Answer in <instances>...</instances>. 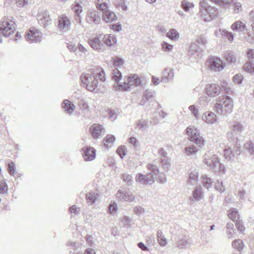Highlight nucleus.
<instances>
[{
	"mask_svg": "<svg viewBox=\"0 0 254 254\" xmlns=\"http://www.w3.org/2000/svg\"><path fill=\"white\" fill-rule=\"evenodd\" d=\"M90 73H83L80 76V79L83 86L90 91L97 92L99 89L98 88V79L101 81H105V73L104 70L100 67H96L90 70Z\"/></svg>",
	"mask_w": 254,
	"mask_h": 254,
	"instance_id": "f257e3e1",
	"label": "nucleus"
},
{
	"mask_svg": "<svg viewBox=\"0 0 254 254\" xmlns=\"http://www.w3.org/2000/svg\"><path fill=\"white\" fill-rule=\"evenodd\" d=\"M232 99L228 96H219L214 106L215 111L220 115L227 116L233 110Z\"/></svg>",
	"mask_w": 254,
	"mask_h": 254,
	"instance_id": "f03ea898",
	"label": "nucleus"
},
{
	"mask_svg": "<svg viewBox=\"0 0 254 254\" xmlns=\"http://www.w3.org/2000/svg\"><path fill=\"white\" fill-rule=\"evenodd\" d=\"M0 29L2 35L5 37H8L15 31V22L8 18H3L0 23Z\"/></svg>",
	"mask_w": 254,
	"mask_h": 254,
	"instance_id": "7ed1b4c3",
	"label": "nucleus"
},
{
	"mask_svg": "<svg viewBox=\"0 0 254 254\" xmlns=\"http://www.w3.org/2000/svg\"><path fill=\"white\" fill-rule=\"evenodd\" d=\"M186 133L190 140L195 142L199 147L204 145V140L200 136L199 130L194 126H189L186 129Z\"/></svg>",
	"mask_w": 254,
	"mask_h": 254,
	"instance_id": "20e7f679",
	"label": "nucleus"
},
{
	"mask_svg": "<svg viewBox=\"0 0 254 254\" xmlns=\"http://www.w3.org/2000/svg\"><path fill=\"white\" fill-rule=\"evenodd\" d=\"M217 14L218 11L216 8L211 6L204 11H203V10H200L199 11L200 16L205 22L211 21L217 16Z\"/></svg>",
	"mask_w": 254,
	"mask_h": 254,
	"instance_id": "39448f33",
	"label": "nucleus"
},
{
	"mask_svg": "<svg viewBox=\"0 0 254 254\" xmlns=\"http://www.w3.org/2000/svg\"><path fill=\"white\" fill-rule=\"evenodd\" d=\"M135 181L140 185H152L155 182V178L151 173L146 175L138 173L136 175Z\"/></svg>",
	"mask_w": 254,
	"mask_h": 254,
	"instance_id": "423d86ee",
	"label": "nucleus"
},
{
	"mask_svg": "<svg viewBox=\"0 0 254 254\" xmlns=\"http://www.w3.org/2000/svg\"><path fill=\"white\" fill-rule=\"evenodd\" d=\"M25 39L29 43H37L40 42L42 39L41 33L34 29H29L25 33Z\"/></svg>",
	"mask_w": 254,
	"mask_h": 254,
	"instance_id": "0eeeda50",
	"label": "nucleus"
},
{
	"mask_svg": "<svg viewBox=\"0 0 254 254\" xmlns=\"http://www.w3.org/2000/svg\"><path fill=\"white\" fill-rule=\"evenodd\" d=\"M37 19L41 25L46 27L51 23L49 12L47 10L42 9L39 11L37 14Z\"/></svg>",
	"mask_w": 254,
	"mask_h": 254,
	"instance_id": "6e6552de",
	"label": "nucleus"
},
{
	"mask_svg": "<svg viewBox=\"0 0 254 254\" xmlns=\"http://www.w3.org/2000/svg\"><path fill=\"white\" fill-rule=\"evenodd\" d=\"M136 74H130L127 77V81L123 84L120 83L118 86V90L122 91L130 90L132 87L134 86V82Z\"/></svg>",
	"mask_w": 254,
	"mask_h": 254,
	"instance_id": "1a4fd4ad",
	"label": "nucleus"
},
{
	"mask_svg": "<svg viewBox=\"0 0 254 254\" xmlns=\"http://www.w3.org/2000/svg\"><path fill=\"white\" fill-rule=\"evenodd\" d=\"M234 148L232 149L230 147H228V148H225L224 150V157L225 159H227L229 161H233L235 158V157L237 155H239L240 154V145L238 144H236V147L234 146Z\"/></svg>",
	"mask_w": 254,
	"mask_h": 254,
	"instance_id": "9d476101",
	"label": "nucleus"
},
{
	"mask_svg": "<svg viewBox=\"0 0 254 254\" xmlns=\"http://www.w3.org/2000/svg\"><path fill=\"white\" fill-rule=\"evenodd\" d=\"M116 197L121 201L135 202V196L131 193L126 191L119 190L116 193Z\"/></svg>",
	"mask_w": 254,
	"mask_h": 254,
	"instance_id": "9b49d317",
	"label": "nucleus"
},
{
	"mask_svg": "<svg viewBox=\"0 0 254 254\" xmlns=\"http://www.w3.org/2000/svg\"><path fill=\"white\" fill-rule=\"evenodd\" d=\"M100 15V12L98 10L90 9L87 13L86 20L89 23L94 22L96 24H99L101 19Z\"/></svg>",
	"mask_w": 254,
	"mask_h": 254,
	"instance_id": "f8f14e48",
	"label": "nucleus"
},
{
	"mask_svg": "<svg viewBox=\"0 0 254 254\" xmlns=\"http://www.w3.org/2000/svg\"><path fill=\"white\" fill-rule=\"evenodd\" d=\"M205 93L209 97H215L220 93L221 87L214 83L208 84L205 87Z\"/></svg>",
	"mask_w": 254,
	"mask_h": 254,
	"instance_id": "ddd939ff",
	"label": "nucleus"
},
{
	"mask_svg": "<svg viewBox=\"0 0 254 254\" xmlns=\"http://www.w3.org/2000/svg\"><path fill=\"white\" fill-rule=\"evenodd\" d=\"M82 156L85 161H91L96 157V150L90 146H85L82 148Z\"/></svg>",
	"mask_w": 254,
	"mask_h": 254,
	"instance_id": "4468645a",
	"label": "nucleus"
},
{
	"mask_svg": "<svg viewBox=\"0 0 254 254\" xmlns=\"http://www.w3.org/2000/svg\"><path fill=\"white\" fill-rule=\"evenodd\" d=\"M91 136L94 139H97L105 133L104 128L99 124H94L92 125L89 129Z\"/></svg>",
	"mask_w": 254,
	"mask_h": 254,
	"instance_id": "2eb2a0df",
	"label": "nucleus"
},
{
	"mask_svg": "<svg viewBox=\"0 0 254 254\" xmlns=\"http://www.w3.org/2000/svg\"><path fill=\"white\" fill-rule=\"evenodd\" d=\"M204 163L210 169L216 170L218 165H219L220 161L217 155L214 154L211 157H207L205 154L204 155Z\"/></svg>",
	"mask_w": 254,
	"mask_h": 254,
	"instance_id": "dca6fc26",
	"label": "nucleus"
},
{
	"mask_svg": "<svg viewBox=\"0 0 254 254\" xmlns=\"http://www.w3.org/2000/svg\"><path fill=\"white\" fill-rule=\"evenodd\" d=\"M210 67L212 70H221L224 68L225 64L218 57H211L209 60Z\"/></svg>",
	"mask_w": 254,
	"mask_h": 254,
	"instance_id": "f3484780",
	"label": "nucleus"
},
{
	"mask_svg": "<svg viewBox=\"0 0 254 254\" xmlns=\"http://www.w3.org/2000/svg\"><path fill=\"white\" fill-rule=\"evenodd\" d=\"M88 43L94 50L99 52H104L106 50V46L100 41L99 38L89 39Z\"/></svg>",
	"mask_w": 254,
	"mask_h": 254,
	"instance_id": "a211bd4d",
	"label": "nucleus"
},
{
	"mask_svg": "<svg viewBox=\"0 0 254 254\" xmlns=\"http://www.w3.org/2000/svg\"><path fill=\"white\" fill-rule=\"evenodd\" d=\"M202 120L206 124L212 125L215 124L217 120L216 115L212 112H205L202 116Z\"/></svg>",
	"mask_w": 254,
	"mask_h": 254,
	"instance_id": "6ab92c4d",
	"label": "nucleus"
},
{
	"mask_svg": "<svg viewBox=\"0 0 254 254\" xmlns=\"http://www.w3.org/2000/svg\"><path fill=\"white\" fill-rule=\"evenodd\" d=\"M102 18L106 23H111L116 21L118 17L114 11L109 9L102 12Z\"/></svg>",
	"mask_w": 254,
	"mask_h": 254,
	"instance_id": "aec40b11",
	"label": "nucleus"
},
{
	"mask_svg": "<svg viewBox=\"0 0 254 254\" xmlns=\"http://www.w3.org/2000/svg\"><path fill=\"white\" fill-rule=\"evenodd\" d=\"M103 44L107 47H111L116 44L117 38L112 34H106L102 39Z\"/></svg>",
	"mask_w": 254,
	"mask_h": 254,
	"instance_id": "412c9836",
	"label": "nucleus"
},
{
	"mask_svg": "<svg viewBox=\"0 0 254 254\" xmlns=\"http://www.w3.org/2000/svg\"><path fill=\"white\" fill-rule=\"evenodd\" d=\"M204 194L202 191V189L200 186L196 187L192 193V198H190V200H194L196 201H199L201 199L203 198Z\"/></svg>",
	"mask_w": 254,
	"mask_h": 254,
	"instance_id": "4be33fe9",
	"label": "nucleus"
},
{
	"mask_svg": "<svg viewBox=\"0 0 254 254\" xmlns=\"http://www.w3.org/2000/svg\"><path fill=\"white\" fill-rule=\"evenodd\" d=\"M155 96V92L153 90H146L143 94L142 99L140 101L139 105L144 106L150 99Z\"/></svg>",
	"mask_w": 254,
	"mask_h": 254,
	"instance_id": "5701e85b",
	"label": "nucleus"
},
{
	"mask_svg": "<svg viewBox=\"0 0 254 254\" xmlns=\"http://www.w3.org/2000/svg\"><path fill=\"white\" fill-rule=\"evenodd\" d=\"M173 70L169 68H166L163 72L161 81L163 83H167L173 80L174 78Z\"/></svg>",
	"mask_w": 254,
	"mask_h": 254,
	"instance_id": "b1692460",
	"label": "nucleus"
},
{
	"mask_svg": "<svg viewBox=\"0 0 254 254\" xmlns=\"http://www.w3.org/2000/svg\"><path fill=\"white\" fill-rule=\"evenodd\" d=\"M70 21L66 16L60 17L59 22V27L62 30L67 31L70 28Z\"/></svg>",
	"mask_w": 254,
	"mask_h": 254,
	"instance_id": "393cba45",
	"label": "nucleus"
},
{
	"mask_svg": "<svg viewBox=\"0 0 254 254\" xmlns=\"http://www.w3.org/2000/svg\"><path fill=\"white\" fill-rule=\"evenodd\" d=\"M234 31L243 32L247 30L246 24L240 20L235 21L231 26Z\"/></svg>",
	"mask_w": 254,
	"mask_h": 254,
	"instance_id": "a878e982",
	"label": "nucleus"
},
{
	"mask_svg": "<svg viewBox=\"0 0 254 254\" xmlns=\"http://www.w3.org/2000/svg\"><path fill=\"white\" fill-rule=\"evenodd\" d=\"M62 107L65 112L69 115L73 113L75 108V105L68 100H64L63 101Z\"/></svg>",
	"mask_w": 254,
	"mask_h": 254,
	"instance_id": "bb28decb",
	"label": "nucleus"
},
{
	"mask_svg": "<svg viewBox=\"0 0 254 254\" xmlns=\"http://www.w3.org/2000/svg\"><path fill=\"white\" fill-rule=\"evenodd\" d=\"M95 3L97 8L102 12L109 10V0H97Z\"/></svg>",
	"mask_w": 254,
	"mask_h": 254,
	"instance_id": "cd10ccee",
	"label": "nucleus"
},
{
	"mask_svg": "<svg viewBox=\"0 0 254 254\" xmlns=\"http://www.w3.org/2000/svg\"><path fill=\"white\" fill-rule=\"evenodd\" d=\"M237 55L236 52L227 51L225 54V58L227 62L230 64H235L237 61Z\"/></svg>",
	"mask_w": 254,
	"mask_h": 254,
	"instance_id": "c85d7f7f",
	"label": "nucleus"
},
{
	"mask_svg": "<svg viewBox=\"0 0 254 254\" xmlns=\"http://www.w3.org/2000/svg\"><path fill=\"white\" fill-rule=\"evenodd\" d=\"M198 174L197 171L195 170L191 172L189 175V178L187 181L188 185L190 186L195 185L198 180Z\"/></svg>",
	"mask_w": 254,
	"mask_h": 254,
	"instance_id": "c756f323",
	"label": "nucleus"
},
{
	"mask_svg": "<svg viewBox=\"0 0 254 254\" xmlns=\"http://www.w3.org/2000/svg\"><path fill=\"white\" fill-rule=\"evenodd\" d=\"M231 129L235 133V135H238L244 130V127L240 123L234 122L232 124Z\"/></svg>",
	"mask_w": 254,
	"mask_h": 254,
	"instance_id": "7c9ffc66",
	"label": "nucleus"
},
{
	"mask_svg": "<svg viewBox=\"0 0 254 254\" xmlns=\"http://www.w3.org/2000/svg\"><path fill=\"white\" fill-rule=\"evenodd\" d=\"M160 166L163 169V173L168 172L171 167V159L170 158H161L159 160Z\"/></svg>",
	"mask_w": 254,
	"mask_h": 254,
	"instance_id": "2f4dec72",
	"label": "nucleus"
},
{
	"mask_svg": "<svg viewBox=\"0 0 254 254\" xmlns=\"http://www.w3.org/2000/svg\"><path fill=\"white\" fill-rule=\"evenodd\" d=\"M201 179L203 186L205 188L209 190L210 188H212L213 181L211 178L208 177L206 175H204L201 176Z\"/></svg>",
	"mask_w": 254,
	"mask_h": 254,
	"instance_id": "473e14b6",
	"label": "nucleus"
},
{
	"mask_svg": "<svg viewBox=\"0 0 254 254\" xmlns=\"http://www.w3.org/2000/svg\"><path fill=\"white\" fill-rule=\"evenodd\" d=\"M115 140V137L114 135L111 134L107 135L106 138L104 139L105 146L107 148L112 147Z\"/></svg>",
	"mask_w": 254,
	"mask_h": 254,
	"instance_id": "72a5a7b5",
	"label": "nucleus"
},
{
	"mask_svg": "<svg viewBox=\"0 0 254 254\" xmlns=\"http://www.w3.org/2000/svg\"><path fill=\"white\" fill-rule=\"evenodd\" d=\"M98 196V193L94 192H89L86 194V201L91 204L94 203Z\"/></svg>",
	"mask_w": 254,
	"mask_h": 254,
	"instance_id": "f704fd0d",
	"label": "nucleus"
},
{
	"mask_svg": "<svg viewBox=\"0 0 254 254\" xmlns=\"http://www.w3.org/2000/svg\"><path fill=\"white\" fill-rule=\"evenodd\" d=\"M228 216L229 218L233 221H237L240 215L237 209L232 208L229 211Z\"/></svg>",
	"mask_w": 254,
	"mask_h": 254,
	"instance_id": "c9c22d12",
	"label": "nucleus"
},
{
	"mask_svg": "<svg viewBox=\"0 0 254 254\" xmlns=\"http://www.w3.org/2000/svg\"><path fill=\"white\" fill-rule=\"evenodd\" d=\"M232 247L237 249L238 251H241L244 248L243 241L241 239H237L234 241L232 244Z\"/></svg>",
	"mask_w": 254,
	"mask_h": 254,
	"instance_id": "e433bc0d",
	"label": "nucleus"
},
{
	"mask_svg": "<svg viewBox=\"0 0 254 254\" xmlns=\"http://www.w3.org/2000/svg\"><path fill=\"white\" fill-rule=\"evenodd\" d=\"M166 36L172 40H176L179 37V33L175 29H171L166 34Z\"/></svg>",
	"mask_w": 254,
	"mask_h": 254,
	"instance_id": "4c0bfd02",
	"label": "nucleus"
},
{
	"mask_svg": "<svg viewBox=\"0 0 254 254\" xmlns=\"http://www.w3.org/2000/svg\"><path fill=\"white\" fill-rule=\"evenodd\" d=\"M198 150V148L193 145L185 148V153L188 156L196 154Z\"/></svg>",
	"mask_w": 254,
	"mask_h": 254,
	"instance_id": "58836bf2",
	"label": "nucleus"
},
{
	"mask_svg": "<svg viewBox=\"0 0 254 254\" xmlns=\"http://www.w3.org/2000/svg\"><path fill=\"white\" fill-rule=\"evenodd\" d=\"M194 7V4L192 2H190L189 1L184 0L182 1L181 3V7L186 11H189L190 8H192Z\"/></svg>",
	"mask_w": 254,
	"mask_h": 254,
	"instance_id": "ea45409f",
	"label": "nucleus"
},
{
	"mask_svg": "<svg viewBox=\"0 0 254 254\" xmlns=\"http://www.w3.org/2000/svg\"><path fill=\"white\" fill-rule=\"evenodd\" d=\"M147 168L152 173L153 176H157L160 172L158 167L153 163L148 164Z\"/></svg>",
	"mask_w": 254,
	"mask_h": 254,
	"instance_id": "a19ab883",
	"label": "nucleus"
},
{
	"mask_svg": "<svg viewBox=\"0 0 254 254\" xmlns=\"http://www.w3.org/2000/svg\"><path fill=\"white\" fill-rule=\"evenodd\" d=\"M136 127L140 129H143L149 127L148 121L147 120L141 119L136 122Z\"/></svg>",
	"mask_w": 254,
	"mask_h": 254,
	"instance_id": "79ce46f5",
	"label": "nucleus"
},
{
	"mask_svg": "<svg viewBox=\"0 0 254 254\" xmlns=\"http://www.w3.org/2000/svg\"><path fill=\"white\" fill-rule=\"evenodd\" d=\"M122 75L121 72L116 68L112 71V79L115 82H119L122 78Z\"/></svg>",
	"mask_w": 254,
	"mask_h": 254,
	"instance_id": "37998d69",
	"label": "nucleus"
},
{
	"mask_svg": "<svg viewBox=\"0 0 254 254\" xmlns=\"http://www.w3.org/2000/svg\"><path fill=\"white\" fill-rule=\"evenodd\" d=\"M220 34L226 37L230 41H232L234 39V35L232 33L228 32L225 29H220L219 30Z\"/></svg>",
	"mask_w": 254,
	"mask_h": 254,
	"instance_id": "c03bdc74",
	"label": "nucleus"
},
{
	"mask_svg": "<svg viewBox=\"0 0 254 254\" xmlns=\"http://www.w3.org/2000/svg\"><path fill=\"white\" fill-rule=\"evenodd\" d=\"M215 3H218L223 7L229 6L233 0H210Z\"/></svg>",
	"mask_w": 254,
	"mask_h": 254,
	"instance_id": "a18cd8bd",
	"label": "nucleus"
},
{
	"mask_svg": "<svg viewBox=\"0 0 254 254\" xmlns=\"http://www.w3.org/2000/svg\"><path fill=\"white\" fill-rule=\"evenodd\" d=\"M244 69L245 71L248 73H254V66L251 61L248 62L245 64Z\"/></svg>",
	"mask_w": 254,
	"mask_h": 254,
	"instance_id": "49530a36",
	"label": "nucleus"
},
{
	"mask_svg": "<svg viewBox=\"0 0 254 254\" xmlns=\"http://www.w3.org/2000/svg\"><path fill=\"white\" fill-rule=\"evenodd\" d=\"M200 49L201 48L199 47V45H198L196 42H194L191 44L189 52L190 54L193 55Z\"/></svg>",
	"mask_w": 254,
	"mask_h": 254,
	"instance_id": "de8ad7c7",
	"label": "nucleus"
},
{
	"mask_svg": "<svg viewBox=\"0 0 254 254\" xmlns=\"http://www.w3.org/2000/svg\"><path fill=\"white\" fill-rule=\"evenodd\" d=\"M133 211L136 215L140 216L145 212V210L141 206L137 205L133 208Z\"/></svg>",
	"mask_w": 254,
	"mask_h": 254,
	"instance_id": "09e8293b",
	"label": "nucleus"
},
{
	"mask_svg": "<svg viewBox=\"0 0 254 254\" xmlns=\"http://www.w3.org/2000/svg\"><path fill=\"white\" fill-rule=\"evenodd\" d=\"M162 49L163 51L166 52H170L172 51L173 46L168 43L163 41L161 43Z\"/></svg>",
	"mask_w": 254,
	"mask_h": 254,
	"instance_id": "8fccbe9b",
	"label": "nucleus"
},
{
	"mask_svg": "<svg viewBox=\"0 0 254 254\" xmlns=\"http://www.w3.org/2000/svg\"><path fill=\"white\" fill-rule=\"evenodd\" d=\"M244 148L251 154H254V144L251 141L246 142L244 145Z\"/></svg>",
	"mask_w": 254,
	"mask_h": 254,
	"instance_id": "3c124183",
	"label": "nucleus"
},
{
	"mask_svg": "<svg viewBox=\"0 0 254 254\" xmlns=\"http://www.w3.org/2000/svg\"><path fill=\"white\" fill-rule=\"evenodd\" d=\"M8 171L9 174L11 176H13L16 171V167L15 163L13 162L9 163L8 164Z\"/></svg>",
	"mask_w": 254,
	"mask_h": 254,
	"instance_id": "603ef678",
	"label": "nucleus"
},
{
	"mask_svg": "<svg viewBox=\"0 0 254 254\" xmlns=\"http://www.w3.org/2000/svg\"><path fill=\"white\" fill-rule=\"evenodd\" d=\"M72 9L75 12V14H80L82 11V6L77 2H75L72 5Z\"/></svg>",
	"mask_w": 254,
	"mask_h": 254,
	"instance_id": "864d4df0",
	"label": "nucleus"
},
{
	"mask_svg": "<svg viewBox=\"0 0 254 254\" xmlns=\"http://www.w3.org/2000/svg\"><path fill=\"white\" fill-rule=\"evenodd\" d=\"M236 226L240 232H244L245 231V227L243 222L241 220L236 221Z\"/></svg>",
	"mask_w": 254,
	"mask_h": 254,
	"instance_id": "5fc2aeb1",
	"label": "nucleus"
},
{
	"mask_svg": "<svg viewBox=\"0 0 254 254\" xmlns=\"http://www.w3.org/2000/svg\"><path fill=\"white\" fill-rule=\"evenodd\" d=\"M122 178L124 181L128 185L131 184L132 182V177L131 175L124 174L122 175Z\"/></svg>",
	"mask_w": 254,
	"mask_h": 254,
	"instance_id": "6e6d98bb",
	"label": "nucleus"
},
{
	"mask_svg": "<svg viewBox=\"0 0 254 254\" xmlns=\"http://www.w3.org/2000/svg\"><path fill=\"white\" fill-rule=\"evenodd\" d=\"M190 244V242L188 240L182 239L179 241L177 244V247H179L180 249H182L186 247L187 246L189 245Z\"/></svg>",
	"mask_w": 254,
	"mask_h": 254,
	"instance_id": "4d7b16f0",
	"label": "nucleus"
},
{
	"mask_svg": "<svg viewBox=\"0 0 254 254\" xmlns=\"http://www.w3.org/2000/svg\"><path fill=\"white\" fill-rule=\"evenodd\" d=\"M189 110L191 111L192 114L196 118L199 117L198 109L194 106L191 105L189 107Z\"/></svg>",
	"mask_w": 254,
	"mask_h": 254,
	"instance_id": "13d9d810",
	"label": "nucleus"
},
{
	"mask_svg": "<svg viewBox=\"0 0 254 254\" xmlns=\"http://www.w3.org/2000/svg\"><path fill=\"white\" fill-rule=\"evenodd\" d=\"M221 88L223 89L227 94H230L231 92H232V89L230 87V85H229L228 83L226 81H224L223 82Z\"/></svg>",
	"mask_w": 254,
	"mask_h": 254,
	"instance_id": "bf43d9fd",
	"label": "nucleus"
},
{
	"mask_svg": "<svg viewBox=\"0 0 254 254\" xmlns=\"http://www.w3.org/2000/svg\"><path fill=\"white\" fill-rule=\"evenodd\" d=\"M210 5L207 3V0H200L199 2V10H203L204 11Z\"/></svg>",
	"mask_w": 254,
	"mask_h": 254,
	"instance_id": "052dcab7",
	"label": "nucleus"
},
{
	"mask_svg": "<svg viewBox=\"0 0 254 254\" xmlns=\"http://www.w3.org/2000/svg\"><path fill=\"white\" fill-rule=\"evenodd\" d=\"M126 148L125 146H120L117 150V153L121 158H123L126 155Z\"/></svg>",
	"mask_w": 254,
	"mask_h": 254,
	"instance_id": "680f3d73",
	"label": "nucleus"
},
{
	"mask_svg": "<svg viewBox=\"0 0 254 254\" xmlns=\"http://www.w3.org/2000/svg\"><path fill=\"white\" fill-rule=\"evenodd\" d=\"M132 219L128 216H125L121 218V222L123 223L124 226L128 225L131 222Z\"/></svg>",
	"mask_w": 254,
	"mask_h": 254,
	"instance_id": "e2e57ef3",
	"label": "nucleus"
},
{
	"mask_svg": "<svg viewBox=\"0 0 254 254\" xmlns=\"http://www.w3.org/2000/svg\"><path fill=\"white\" fill-rule=\"evenodd\" d=\"M210 100L205 96H201L199 99V103L202 106H206Z\"/></svg>",
	"mask_w": 254,
	"mask_h": 254,
	"instance_id": "0e129e2a",
	"label": "nucleus"
},
{
	"mask_svg": "<svg viewBox=\"0 0 254 254\" xmlns=\"http://www.w3.org/2000/svg\"><path fill=\"white\" fill-rule=\"evenodd\" d=\"M215 189L220 192H224L225 190V187L223 185V182H218L215 185Z\"/></svg>",
	"mask_w": 254,
	"mask_h": 254,
	"instance_id": "69168bd1",
	"label": "nucleus"
},
{
	"mask_svg": "<svg viewBox=\"0 0 254 254\" xmlns=\"http://www.w3.org/2000/svg\"><path fill=\"white\" fill-rule=\"evenodd\" d=\"M158 153L160 156V160H161V158H169L167 152L163 148L159 149Z\"/></svg>",
	"mask_w": 254,
	"mask_h": 254,
	"instance_id": "338daca9",
	"label": "nucleus"
},
{
	"mask_svg": "<svg viewBox=\"0 0 254 254\" xmlns=\"http://www.w3.org/2000/svg\"><path fill=\"white\" fill-rule=\"evenodd\" d=\"M243 78V76L241 74H238L234 76L233 80L235 83L240 84L242 83Z\"/></svg>",
	"mask_w": 254,
	"mask_h": 254,
	"instance_id": "774afa93",
	"label": "nucleus"
}]
</instances>
